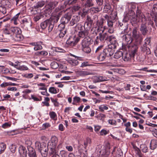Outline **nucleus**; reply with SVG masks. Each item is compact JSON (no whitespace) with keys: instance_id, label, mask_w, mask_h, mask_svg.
I'll return each instance as SVG.
<instances>
[{"instance_id":"nucleus-33","label":"nucleus","mask_w":157,"mask_h":157,"mask_svg":"<svg viewBox=\"0 0 157 157\" xmlns=\"http://www.w3.org/2000/svg\"><path fill=\"white\" fill-rule=\"evenodd\" d=\"M78 74L81 76H84L90 74V73L88 71H79L78 72Z\"/></svg>"},{"instance_id":"nucleus-48","label":"nucleus","mask_w":157,"mask_h":157,"mask_svg":"<svg viewBox=\"0 0 157 157\" xmlns=\"http://www.w3.org/2000/svg\"><path fill=\"white\" fill-rule=\"evenodd\" d=\"M18 70L21 71H25L28 70V67L25 65H19L18 67H17Z\"/></svg>"},{"instance_id":"nucleus-22","label":"nucleus","mask_w":157,"mask_h":157,"mask_svg":"<svg viewBox=\"0 0 157 157\" xmlns=\"http://www.w3.org/2000/svg\"><path fill=\"white\" fill-rule=\"evenodd\" d=\"M99 40L100 41H102L104 40H107L108 36L106 33H103L101 32L99 34Z\"/></svg>"},{"instance_id":"nucleus-5","label":"nucleus","mask_w":157,"mask_h":157,"mask_svg":"<svg viewBox=\"0 0 157 157\" xmlns=\"http://www.w3.org/2000/svg\"><path fill=\"white\" fill-rule=\"evenodd\" d=\"M40 26L42 29H47L48 32H50L52 30L54 25L50 20L48 19L42 22L40 24Z\"/></svg>"},{"instance_id":"nucleus-29","label":"nucleus","mask_w":157,"mask_h":157,"mask_svg":"<svg viewBox=\"0 0 157 157\" xmlns=\"http://www.w3.org/2000/svg\"><path fill=\"white\" fill-rule=\"evenodd\" d=\"M84 30V27L80 24H78L75 27V30L76 31H81Z\"/></svg>"},{"instance_id":"nucleus-45","label":"nucleus","mask_w":157,"mask_h":157,"mask_svg":"<svg viewBox=\"0 0 157 157\" xmlns=\"http://www.w3.org/2000/svg\"><path fill=\"white\" fill-rule=\"evenodd\" d=\"M66 7L65 5H61L59 6L57 8H56L55 10V11L56 12L58 13V12L60 10H63Z\"/></svg>"},{"instance_id":"nucleus-16","label":"nucleus","mask_w":157,"mask_h":157,"mask_svg":"<svg viewBox=\"0 0 157 157\" xmlns=\"http://www.w3.org/2000/svg\"><path fill=\"white\" fill-rule=\"evenodd\" d=\"M12 27H11L9 25L5 26L2 30L4 33L7 35L12 34L11 31Z\"/></svg>"},{"instance_id":"nucleus-38","label":"nucleus","mask_w":157,"mask_h":157,"mask_svg":"<svg viewBox=\"0 0 157 157\" xmlns=\"http://www.w3.org/2000/svg\"><path fill=\"white\" fill-rule=\"evenodd\" d=\"M111 9V6L109 4H106L104 8V12L105 13H107Z\"/></svg>"},{"instance_id":"nucleus-57","label":"nucleus","mask_w":157,"mask_h":157,"mask_svg":"<svg viewBox=\"0 0 157 157\" xmlns=\"http://www.w3.org/2000/svg\"><path fill=\"white\" fill-rule=\"evenodd\" d=\"M25 144L27 146V148L28 150V148L29 147H32L31 146L32 144V141L29 140H27L25 141Z\"/></svg>"},{"instance_id":"nucleus-24","label":"nucleus","mask_w":157,"mask_h":157,"mask_svg":"<svg viewBox=\"0 0 157 157\" xmlns=\"http://www.w3.org/2000/svg\"><path fill=\"white\" fill-rule=\"evenodd\" d=\"M106 56H107L106 54H105V53L103 50V52L100 53L98 57V58L99 61H103L105 59Z\"/></svg>"},{"instance_id":"nucleus-28","label":"nucleus","mask_w":157,"mask_h":157,"mask_svg":"<svg viewBox=\"0 0 157 157\" xmlns=\"http://www.w3.org/2000/svg\"><path fill=\"white\" fill-rule=\"evenodd\" d=\"M81 101V99L78 96H75L73 98V101L72 104L73 105H77V103H79Z\"/></svg>"},{"instance_id":"nucleus-19","label":"nucleus","mask_w":157,"mask_h":157,"mask_svg":"<svg viewBox=\"0 0 157 157\" xmlns=\"http://www.w3.org/2000/svg\"><path fill=\"white\" fill-rule=\"evenodd\" d=\"M19 152L22 157H26L27 151L24 147L22 146H20L19 149Z\"/></svg>"},{"instance_id":"nucleus-63","label":"nucleus","mask_w":157,"mask_h":157,"mask_svg":"<svg viewBox=\"0 0 157 157\" xmlns=\"http://www.w3.org/2000/svg\"><path fill=\"white\" fill-rule=\"evenodd\" d=\"M24 76L26 78H30L33 77V75L32 73L25 74L24 75Z\"/></svg>"},{"instance_id":"nucleus-51","label":"nucleus","mask_w":157,"mask_h":157,"mask_svg":"<svg viewBox=\"0 0 157 157\" xmlns=\"http://www.w3.org/2000/svg\"><path fill=\"white\" fill-rule=\"evenodd\" d=\"M67 152L63 150L61 151L60 152V154L62 157H66L67 155Z\"/></svg>"},{"instance_id":"nucleus-32","label":"nucleus","mask_w":157,"mask_h":157,"mask_svg":"<svg viewBox=\"0 0 157 157\" xmlns=\"http://www.w3.org/2000/svg\"><path fill=\"white\" fill-rule=\"evenodd\" d=\"M49 114L50 118L54 120H56L57 119V115L55 112H50Z\"/></svg>"},{"instance_id":"nucleus-53","label":"nucleus","mask_w":157,"mask_h":157,"mask_svg":"<svg viewBox=\"0 0 157 157\" xmlns=\"http://www.w3.org/2000/svg\"><path fill=\"white\" fill-rule=\"evenodd\" d=\"M59 31H60V33L59 34V37L61 38H62L63 37L65 34L66 33L67 30L65 29Z\"/></svg>"},{"instance_id":"nucleus-40","label":"nucleus","mask_w":157,"mask_h":157,"mask_svg":"<svg viewBox=\"0 0 157 157\" xmlns=\"http://www.w3.org/2000/svg\"><path fill=\"white\" fill-rule=\"evenodd\" d=\"M121 30H123V31L121 32V33H123V32L124 31L125 33H127V29H128V25L127 23H124V26L122 27V28H121Z\"/></svg>"},{"instance_id":"nucleus-47","label":"nucleus","mask_w":157,"mask_h":157,"mask_svg":"<svg viewBox=\"0 0 157 157\" xmlns=\"http://www.w3.org/2000/svg\"><path fill=\"white\" fill-rule=\"evenodd\" d=\"M69 63L72 65L75 66L77 65L78 64V61L75 59H71L69 60Z\"/></svg>"},{"instance_id":"nucleus-21","label":"nucleus","mask_w":157,"mask_h":157,"mask_svg":"<svg viewBox=\"0 0 157 157\" xmlns=\"http://www.w3.org/2000/svg\"><path fill=\"white\" fill-rule=\"evenodd\" d=\"M22 22L24 26H25L26 28H28L29 27H31L32 25V22L29 18L27 19L25 18L22 20Z\"/></svg>"},{"instance_id":"nucleus-35","label":"nucleus","mask_w":157,"mask_h":157,"mask_svg":"<svg viewBox=\"0 0 157 157\" xmlns=\"http://www.w3.org/2000/svg\"><path fill=\"white\" fill-rule=\"evenodd\" d=\"M82 51L86 53H89L91 52V49L89 46L82 47Z\"/></svg>"},{"instance_id":"nucleus-52","label":"nucleus","mask_w":157,"mask_h":157,"mask_svg":"<svg viewBox=\"0 0 157 157\" xmlns=\"http://www.w3.org/2000/svg\"><path fill=\"white\" fill-rule=\"evenodd\" d=\"M42 48V47L41 45L37 44L35 47H34L33 49L35 51H37L39 50H41Z\"/></svg>"},{"instance_id":"nucleus-11","label":"nucleus","mask_w":157,"mask_h":157,"mask_svg":"<svg viewBox=\"0 0 157 157\" xmlns=\"http://www.w3.org/2000/svg\"><path fill=\"white\" fill-rule=\"evenodd\" d=\"M62 11H61L59 13H57L55 15L52 16L48 20H50L52 24L53 23H56L59 19L60 16L62 14Z\"/></svg>"},{"instance_id":"nucleus-13","label":"nucleus","mask_w":157,"mask_h":157,"mask_svg":"<svg viewBox=\"0 0 157 157\" xmlns=\"http://www.w3.org/2000/svg\"><path fill=\"white\" fill-rule=\"evenodd\" d=\"M89 31L88 29H86L84 27V30L79 31L78 33V37L80 38H86V37L88 36L89 34Z\"/></svg>"},{"instance_id":"nucleus-23","label":"nucleus","mask_w":157,"mask_h":157,"mask_svg":"<svg viewBox=\"0 0 157 157\" xmlns=\"http://www.w3.org/2000/svg\"><path fill=\"white\" fill-rule=\"evenodd\" d=\"M157 147V140L155 139L152 140L150 143V149L152 150L155 149Z\"/></svg>"},{"instance_id":"nucleus-9","label":"nucleus","mask_w":157,"mask_h":157,"mask_svg":"<svg viewBox=\"0 0 157 157\" xmlns=\"http://www.w3.org/2000/svg\"><path fill=\"white\" fill-rule=\"evenodd\" d=\"M103 18H101L100 20L97 21L95 25H94L100 29H101L102 33L104 32L105 29V26L103 27Z\"/></svg>"},{"instance_id":"nucleus-49","label":"nucleus","mask_w":157,"mask_h":157,"mask_svg":"<svg viewBox=\"0 0 157 157\" xmlns=\"http://www.w3.org/2000/svg\"><path fill=\"white\" fill-rule=\"evenodd\" d=\"M95 117L100 120H103L105 117V114L102 113L99 114L97 116Z\"/></svg>"},{"instance_id":"nucleus-44","label":"nucleus","mask_w":157,"mask_h":157,"mask_svg":"<svg viewBox=\"0 0 157 157\" xmlns=\"http://www.w3.org/2000/svg\"><path fill=\"white\" fill-rule=\"evenodd\" d=\"M97 82H102L106 81L107 80V78L103 77L102 76H100L98 77H97Z\"/></svg>"},{"instance_id":"nucleus-12","label":"nucleus","mask_w":157,"mask_h":157,"mask_svg":"<svg viewBox=\"0 0 157 157\" xmlns=\"http://www.w3.org/2000/svg\"><path fill=\"white\" fill-rule=\"evenodd\" d=\"M71 15L69 13H68L65 14L64 16L62 17L61 19V22L64 24L68 23L71 18Z\"/></svg>"},{"instance_id":"nucleus-27","label":"nucleus","mask_w":157,"mask_h":157,"mask_svg":"<svg viewBox=\"0 0 157 157\" xmlns=\"http://www.w3.org/2000/svg\"><path fill=\"white\" fill-rule=\"evenodd\" d=\"M90 44V40H89L86 38H84L82 43V47H88Z\"/></svg>"},{"instance_id":"nucleus-34","label":"nucleus","mask_w":157,"mask_h":157,"mask_svg":"<svg viewBox=\"0 0 157 157\" xmlns=\"http://www.w3.org/2000/svg\"><path fill=\"white\" fill-rule=\"evenodd\" d=\"M2 3L4 6L9 8H10L11 6V4L9 0H3L2 2Z\"/></svg>"},{"instance_id":"nucleus-17","label":"nucleus","mask_w":157,"mask_h":157,"mask_svg":"<svg viewBox=\"0 0 157 157\" xmlns=\"http://www.w3.org/2000/svg\"><path fill=\"white\" fill-rule=\"evenodd\" d=\"M117 15V14L116 12H112L109 16L107 15H105L104 17L105 19H108V18L110 20L115 21Z\"/></svg>"},{"instance_id":"nucleus-58","label":"nucleus","mask_w":157,"mask_h":157,"mask_svg":"<svg viewBox=\"0 0 157 157\" xmlns=\"http://www.w3.org/2000/svg\"><path fill=\"white\" fill-rule=\"evenodd\" d=\"M86 6L90 7L93 5V2L92 0H87L86 4Z\"/></svg>"},{"instance_id":"nucleus-20","label":"nucleus","mask_w":157,"mask_h":157,"mask_svg":"<svg viewBox=\"0 0 157 157\" xmlns=\"http://www.w3.org/2000/svg\"><path fill=\"white\" fill-rule=\"evenodd\" d=\"M28 151V155L29 157H37L35 151L32 147H29Z\"/></svg>"},{"instance_id":"nucleus-14","label":"nucleus","mask_w":157,"mask_h":157,"mask_svg":"<svg viewBox=\"0 0 157 157\" xmlns=\"http://www.w3.org/2000/svg\"><path fill=\"white\" fill-rule=\"evenodd\" d=\"M123 40L127 44H130L133 41L131 36L128 34L123 35L122 36Z\"/></svg>"},{"instance_id":"nucleus-3","label":"nucleus","mask_w":157,"mask_h":157,"mask_svg":"<svg viewBox=\"0 0 157 157\" xmlns=\"http://www.w3.org/2000/svg\"><path fill=\"white\" fill-rule=\"evenodd\" d=\"M58 142V138L55 136H52L50 140L48 142L47 147L50 149L51 154H53L56 152Z\"/></svg>"},{"instance_id":"nucleus-59","label":"nucleus","mask_w":157,"mask_h":157,"mask_svg":"<svg viewBox=\"0 0 157 157\" xmlns=\"http://www.w3.org/2000/svg\"><path fill=\"white\" fill-rule=\"evenodd\" d=\"M90 23L87 22H86L85 23L84 27L86 28V29H88V31L90 29V28L91 26H90Z\"/></svg>"},{"instance_id":"nucleus-61","label":"nucleus","mask_w":157,"mask_h":157,"mask_svg":"<svg viewBox=\"0 0 157 157\" xmlns=\"http://www.w3.org/2000/svg\"><path fill=\"white\" fill-rule=\"evenodd\" d=\"M91 64H90L87 62H84L82 63L81 67H83L88 66H91Z\"/></svg>"},{"instance_id":"nucleus-50","label":"nucleus","mask_w":157,"mask_h":157,"mask_svg":"<svg viewBox=\"0 0 157 157\" xmlns=\"http://www.w3.org/2000/svg\"><path fill=\"white\" fill-rule=\"evenodd\" d=\"M99 109L101 111L103 112L104 110H107L108 108L105 105H101L99 106Z\"/></svg>"},{"instance_id":"nucleus-8","label":"nucleus","mask_w":157,"mask_h":157,"mask_svg":"<svg viewBox=\"0 0 157 157\" xmlns=\"http://www.w3.org/2000/svg\"><path fill=\"white\" fill-rule=\"evenodd\" d=\"M35 146L38 149L40 150L41 153L46 152L48 150L47 147L43 144H41L39 142L37 141L35 143Z\"/></svg>"},{"instance_id":"nucleus-10","label":"nucleus","mask_w":157,"mask_h":157,"mask_svg":"<svg viewBox=\"0 0 157 157\" xmlns=\"http://www.w3.org/2000/svg\"><path fill=\"white\" fill-rule=\"evenodd\" d=\"M79 39L78 38L74 37H70L67 41V44L70 45L71 46H74L79 41Z\"/></svg>"},{"instance_id":"nucleus-62","label":"nucleus","mask_w":157,"mask_h":157,"mask_svg":"<svg viewBox=\"0 0 157 157\" xmlns=\"http://www.w3.org/2000/svg\"><path fill=\"white\" fill-rule=\"evenodd\" d=\"M52 49L55 51L57 52H62L63 49L60 48L58 47H53Z\"/></svg>"},{"instance_id":"nucleus-37","label":"nucleus","mask_w":157,"mask_h":157,"mask_svg":"<svg viewBox=\"0 0 157 157\" xmlns=\"http://www.w3.org/2000/svg\"><path fill=\"white\" fill-rule=\"evenodd\" d=\"M152 13L154 16L157 15V4H155L153 6L152 9Z\"/></svg>"},{"instance_id":"nucleus-43","label":"nucleus","mask_w":157,"mask_h":157,"mask_svg":"<svg viewBox=\"0 0 157 157\" xmlns=\"http://www.w3.org/2000/svg\"><path fill=\"white\" fill-rule=\"evenodd\" d=\"M49 91L52 94H56L57 93L56 89L54 87H50L49 89Z\"/></svg>"},{"instance_id":"nucleus-64","label":"nucleus","mask_w":157,"mask_h":157,"mask_svg":"<svg viewBox=\"0 0 157 157\" xmlns=\"http://www.w3.org/2000/svg\"><path fill=\"white\" fill-rule=\"evenodd\" d=\"M50 126V124L48 123H46L42 125V128L43 129H45Z\"/></svg>"},{"instance_id":"nucleus-39","label":"nucleus","mask_w":157,"mask_h":157,"mask_svg":"<svg viewBox=\"0 0 157 157\" xmlns=\"http://www.w3.org/2000/svg\"><path fill=\"white\" fill-rule=\"evenodd\" d=\"M91 143V141L90 139L88 138L86 139V140L84 142V145L85 146V148L86 149L88 144H90Z\"/></svg>"},{"instance_id":"nucleus-46","label":"nucleus","mask_w":157,"mask_h":157,"mask_svg":"<svg viewBox=\"0 0 157 157\" xmlns=\"http://www.w3.org/2000/svg\"><path fill=\"white\" fill-rule=\"evenodd\" d=\"M140 147L142 151L144 152L145 153L148 151V148L145 145H141L140 146Z\"/></svg>"},{"instance_id":"nucleus-4","label":"nucleus","mask_w":157,"mask_h":157,"mask_svg":"<svg viewBox=\"0 0 157 157\" xmlns=\"http://www.w3.org/2000/svg\"><path fill=\"white\" fill-rule=\"evenodd\" d=\"M138 47L136 45H132L130 47L129 49L131 50V52L129 55L127 54L123 56V59L124 61H128L130 59L129 55L131 57H134L137 51Z\"/></svg>"},{"instance_id":"nucleus-56","label":"nucleus","mask_w":157,"mask_h":157,"mask_svg":"<svg viewBox=\"0 0 157 157\" xmlns=\"http://www.w3.org/2000/svg\"><path fill=\"white\" fill-rule=\"evenodd\" d=\"M65 24L61 22V23L58 26L59 30V31H62V30H65V29H64L65 26Z\"/></svg>"},{"instance_id":"nucleus-26","label":"nucleus","mask_w":157,"mask_h":157,"mask_svg":"<svg viewBox=\"0 0 157 157\" xmlns=\"http://www.w3.org/2000/svg\"><path fill=\"white\" fill-rule=\"evenodd\" d=\"M20 14V13H19L16 14L11 19L12 22L15 25H17L18 24L19 21L18 17L19 16Z\"/></svg>"},{"instance_id":"nucleus-41","label":"nucleus","mask_w":157,"mask_h":157,"mask_svg":"<svg viewBox=\"0 0 157 157\" xmlns=\"http://www.w3.org/2000/svg\"><path fill=\"white\" fill-rule=\"evenodd\" d=\"M107 20V25L109 27L111 28L113 25V23L115 21L110 20L109 18L105 19Z\"/></svg>"},{"instance_id":"nucleus-60","label":"nucleus","mask_w":157,"mask_h":157,"mask_svg":"<svg viewBox=\"0 0 157 157\" xmlns=\"http://www.w3.org/2000/svg\"><path fill=\"white\" fill-rule=\"evenodd\" d=\"M108 122L110 124L112 125H116L117 124L116 121L113 119L109 120L108 121Z\"/></svg>"},{"instance_id":"nucleus-54","label":"nucleus","mask_w":157,"mask_h":157,"mask_svg":"<svg viewBox=\"0 0 157 157\" xmlns=\"http://www.w3.org/2000/svg\"><path fill=\"white\" fill-rule=\"evenodd\" d=\"M9 148L11 152L13 153L15 151L16 146L15 145L12 144L10 146Z\"/></svg>"},{"instance_id":"nucleus-36","label":"nucleus","mask_w":157,"mask_h":157,"mask_svg":"<svg viewBox=\"0 0 157 157\" xmlns=\"http://www.w3.org/2000/svg\"><path fill=\"white\" fill-rule=\"evenodd\" d=\"M6 145L4 143H0V154L3 153L6 148Z\"/></svg>"},{"instance_id":"nucleus-15","label":"nucleus","mask_w":157,"mask_h":157,"mask_svg":"<svg viewBox=\"0 0 157 157\" xmlns=\"http://www.w3.org/2000/svg\"><path fill=\"white\" fill-rule=\"evenodd\" d=\"M80 17L78 15H75L72 18L70 22V25L73 26L75 24L77 23L80 20Z\"/></svg>"},{"instance_id":"nucleus-25","label":"nucleus","mask_w":157,"mask_h":157,"mask_svg":"<svg viewBox=\"0 0 157 157\" xmlns=\"http://www.w3.org/2000/svg\"><path fill=\"white\" fill-rule=\"evenodd\" d=\"M101 32H102L101 29H100L95 26L92 28L91 31V33L95 34V35H97L98 33L100 32V33Z\"/></svg>"},{"instance_id":"nucleus-30","label":"nucleus","mask_w":157,"mask_h":157,"mask_svg":"<svg viewBox=\"0 0 157 157\" xmlns=\"http://www.w3.org/2000/svg\"><path fill=\"white\" fill-rule=\"evenodd\" d=\"M58 3V2L56 1L50 2L48 4V5L49 7V9L51 10L53 9L55 7L57 6Z\"/></svg>"},{"instance_id":"nucleus-7","label":"nucleus","mask_w":157,"mask_h":157,"mask_svg":"<svg viewBox=\"0 0 157 157\" xmlns=\"http://www.w3.org/2000/svg\"><path fill=\"white\" fill-rule=\"evenodd\" d=\"M116 48V46L113 44L108 45L107 48L104 49L103 51L106 54L107 56H112L114 52V49Z\"/></svg>"},{"instance_id":"nucleus-18","label":"nucleus","mask_w":157,"mask_h":157,"mask_svg":"<svg viewBox=\"0 0 157 157\" xmlns=\"http://www.w3.org/2000/svg\"><path fill=\"white\" fill-rule=\"evenodd\" d=\"M107 40L109 41L110 44H113L115 45L116 47L117 44V40L115 36L113 35H112L108 36Z\"/></svg>"},{"instance_id":"nucleus-55","label":"nucleus","mask_w":157,"mask_h":157,"mask_svg":"<svg viewBox=\"0 0 157 157\" xmlns=\"http://www.w3.org/2000/svg\"><path fill=\"white\" fill-rule=\"evenodd\" d=\"M0 12L3 14H5L6 13V8L3 6H0Z\"/></svg>"},{"instance_id":"nucleus-42","label":"nucleus","mask_w":157,"mask_h":157,"mask_svg":"<svg viewBox=\"0 0 157 157\" xmlns=\"http://www.w3.org/2000/svg\"><path fill=\"white\" fill-rule=\"evenodd\" d=\"M45 4V2L43 1H41L38 2L37 5L35 6V7L39 8L43 6Z\"/></svg>"},{"instance_id":"nucleus-31","label":"nucleus","mask_w":157,"mask_h":157,"mask_svg":"<svg viewBox=\"0 0 157 157\" xmlns=\"http://www.w3.org/2000/svg\"><path fill=\"white\" fill-rule=\"evenodd\" d=\"M123 53L122 52L118 51L116 52L114 56V58L118 59L121 57H123Z\"/></svg>"},{"instance_id":"nucleus-6","label":"nucleus","mask_w":157,"mask_h":157,"mask_svg":"<svg viewBox=\"0 0 157 157\" xmlns=\"http://www.w3.org/2000/svg\"><path fill=\"white\" fill-rule=\"evenodd\" d=\"M12 34H13L14 36H15L17 38L18 40H20L21 38V31L20 28L16 27H12L11 30Z\"/></svg>"},{"instance_id":"nucleus-2","label":"nucleus","mask_w":157,"mask_h":157,"mask_svg":"<svg viewBox=\"0 0 157 157\" xmlns=\"http://www.w3.org/2000/svg\"><path fill=\"white\" fill-rule=\"evenodd\" d=\"M138 30V29L135 27L132 31V39L133 40L135 41L136 44L134 45H136L137 46V45L140 44L143 40L142 34H140Z\"/></svg>"},{"instance_id":"nucleus-1","label":"nucleus","mask_w":157,"mask_h":157,"mask_svg":"<svg viewBox=\"0 0 157 157\" xmlns=\"http://www.w3.org/2000/svg\"><path fill=\"white\" fill-rule=\"evenodd\" d=\"M136 16L137 18H139V21L141 22L140 28V30L142 35L145 36L148 32V29L146 25V19L144 15L140 10H137L136 13Z\"/></svg>"}]
</instances>
